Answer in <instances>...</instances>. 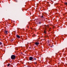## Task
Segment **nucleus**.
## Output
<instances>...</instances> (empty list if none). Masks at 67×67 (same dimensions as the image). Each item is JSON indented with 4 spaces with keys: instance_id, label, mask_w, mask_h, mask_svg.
I'll return each instance as SVG.
<instances>
[{
    "instance_id": "nucleus-1",
    "label": "nucleus",
    "mask_w": 67,
    "mask_h": 67,
    "mask_svg": "<svg viewBox=\"0 0 67 67\" xmlns=\"http://www.w3.org/2000/svg\"><path fill=\"white\" fill-rule=\"evenodd\" d=\"M11 59H15V55H12L11 56Z\"/></svg>"
},
{
    "instance_id": "nucleus-2",
    "label": "nucleus",
    "mask_w": 67,
    "mask_h": 67,
    "mask_svg": "<svg viewBox=\"0 0 67 67\" xmlns=\"http://www.w3.org/2000/svg\"><path fill=\"white\" fill-rule=\"evenodd\" d=\"M33 59V58L32 57H29V59L30 60H32Z\"/></svg>"
},
{
    "instance_id": "nucleus-3",
    "label": "nucleus",
    "mask_w": 67,
    "mask_h": 67,
    "mask_svg": "<svg viewBox=\"0 0 67 67\" xmlns=\"http://www.w3.org/2000/svg\"><path fill=\"white\" fill-rule=\"evenodd\" d=\"M35 44H36V45H39V44H40V43L38 42H36L35 43Z\"/></svg>"
},
{
    "instance_id": "nucleus-4",
    "label": "nucleus",
    "mask_w": 67,
    "mask_h": 67,
    "mask_svg": "<svg viewBox=\"0 0 67 67\" xmlns=\"http://www.w3.org/2000/svg\"><path fill=\"white\" fill-rule=\"evenodd\" d=\"M16 37L18 38H20V36L19 35H17L16 36Z\"/></svg>"
},
{
    "instance_id": "nucleus-5",
    "label": "nucleus",
    "mask_w": 67,
    "mask_h": 67,
    "mask_svg": "<svg viewBox=\"0 0 67 67\" xmlns=\"http://www.w3.org/2000/svg\"><path fill=\"white\" fill-rule=\"evenodd\" d=\"M4 32H4L5 34L6 35L8 34V31H5Z\"/></svg>"
},
{
    "instance_id": "nucleus-6",
    "label": "nucleus",
    "mask_w": 67,
    "mask_h": 67,
    "mask_svg": "<svg viewBox=\"0 0 67 67\" xmlns=\"http://www.w3.org/2000/svg\"><path fill=\"white\" fill-rule=\"evenodd\" d=\"M14 40L13 39H12L11 40V41H10V42H12V41H14Z\"/></svg>"
},
{
    "instance_id": "nucleus-7",
    "label": "nucleus",
    "mask_w": 67,
    "mask_h": 67,
    "mask_svg": "<svg viewBox=\"0 0 67 67\" xmlns=\"http://www.w3.org/2000/svg\"><path fill=\"white\" fill-rule=\"evenodd\" d=\"M10 64H8V65H7V66H10Z\"/></svg>"
},
{
    "instance_id": "nucleus-8",
    "label": "nucleus",
    "mask_w": 67,
    "mask_h": 67,
    "mask_svg": "<svg viewBox=\"0 0 67 67\" xmlns=\"http://www.w3.org/2000/svg\"><path fill=\"white\" fill-rule=\"evenodd\" d=\"M65 4L66 5H67V3H65Z\"/></svg>"
},
{
    "instance_id": "nucleus-9",
    "label": "nucleus",
    "mask_w": 67,
    "mask_h": 67,
    "mask_svg": "<svg viewBox=\"0 0 67 67\" xmlns=\"http://www.w3.org/2000/svg\"><path fill=\"white\" fill-rule=\"evenodd\" d=\"M2 43L1 42H0V45H2Z\"/></svg>"
},
{
    "instance_id": "nucleus-10",
    "label": "nucleus",
    "mask_w": 67,
    "mask_h": 67,
    "mask_svg": "<svg viewBox=\"0 0 67 67\" xmlns=\"http://www.w3.org/2000/svg\"><path fill=\"white\" fill-rule=\"evenodd\" d=\"M44 33H46V31H44Z\"/></svg>"
},
{
    "instance_id": "nucleus-11",
    "label": "nucleus",
    "mask_w": 67,
    "mask_h": 67,
    "mask_svg": "<svg viewBox=\"0 0 67 67\" xmlns=\"http://www.w3.org/2000/svg\"><path fill=\"white\" fill-rule=\"evenodd\" d=\"M49 42H50V41H49V40H48V43H49Z\"/></svg>"
},
{
    "instance_id": "nucleus-12",
    "label": "nucleus",
    "mask_w": 67,
    "mask_h": 67,
    "mask_svg": "<svg viewBox=\"0 0 67 67\" xmlns=\"http://www.w3.org/2000/svg\"><path fill=\"white\" fill-rule=\"evenodd\" d=\"M47 26L48 27H49V25H47Z\"/></svg>"
},
{
    "instance_id": "nucleus-13",
    "label": "nucleus",
    "mask_w": 67,
    "mask_h": 67,
    "mask_svg": "<svg viewBox=\"0 0 67 67\" xmlns=\"http://www.w3.org/2000/svg\"><path fill=\"white\" fill-rule=\"evenodd\" d=\"M34 60H36V58H34Z\"/></svg>"
},
{
    "instance_id": "nucleus-14",
    "label": "nucleus",
    "mask_w": 67,
    "mask_h": 67,
    "mask_svg": "<svg viewBox=\"0 0 67 67\" xmlns=\"http://www.w3.org/2000/svg\"><path fill=\"white\" fill-rule=\"evenodd\" d=\"M34 64H35V65H36V62Z\"/></svg>"
},
{
    "instance_id": "nucleus-15",
    "label": "nucleus",
    "mask_w": 67,
    "mask_h": 67,
    "mask_svg": "<svg viewBox=\"0 0 67 67\" xmlns=\"http://www.w3.org/2000/svg\"><path fill=\"white\" fill-rule=\"evenodd\" d=\"M41 18H43V16H41Z\"/></svg>"
},
{
    "instance_id": "nucleus-16",
    "label": "nucleus",
    "mask_w": 67,
    "mask_h": 67,
    "mask_svg": "<svg viewBox=\"0 0 67 67\" xmlns=\"http://www.w3.org/2000/svg\"><path fill=\"white\" fill-rule=\"evenodd\" d=\"M39 23V24H41V22H40Z\"/></svg>"
},
{
    "instance_id": "nucleus-17",
    "label": "nucleus",
    "mask_w": 67,
    "mask_h": 67,
    "mask_svg": "<svg viewBox=\"0 0 67 67\" xmlns=\"http://www.w3.org/2000/svg\"><path fill=\"white\" fill-rule=\"evenodd\" d=\"M50 29H52V28H50Z\"/></svg>"
}]
</instances>
